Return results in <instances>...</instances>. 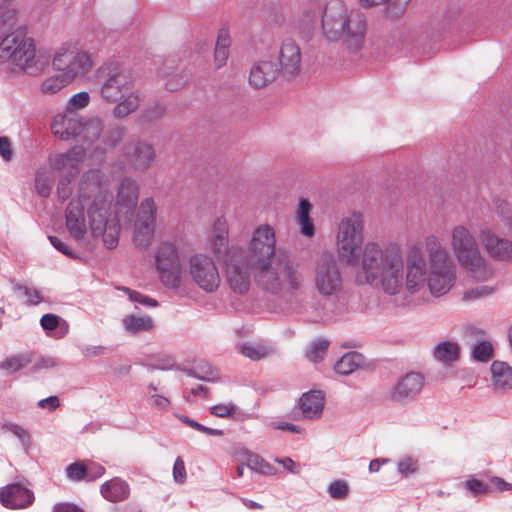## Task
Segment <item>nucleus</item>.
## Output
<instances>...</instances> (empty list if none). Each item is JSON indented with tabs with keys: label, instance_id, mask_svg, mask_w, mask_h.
<instances>
[{
	"label": "nucleus",
	"instance_id": "2eb2a0df",
	"mask_svg": "<svg viewBox=\"0 0 512 512\" xmlns=\"http://www.w3.org/2000/svg\"><path fill=\"white\" fill-rule=\"evenodd\" d=\"M123 153L127 163L137 172L147 171L156 158L154 147L141 140L127 143Z\"/></svg>",
	"mask_w": 512,
	"mask_h": 512
},
{
	"label": "nucleus",
	"instance_id": "0eeeda50",
	"mask_svg": "<svg viewBox=\"0 0 512 512\" xmlns=\"http://www.w3.org/2000/svg\"><path fill=\"white\" fill-rule=\"evenodd\" d=\"M0 59L10 61L31 75L39 73L46 65V61L36 55L34 40L24 29H16L1 40Z\"/></svg>",
	"mask_w": 512,
	"mask_h": 512
},
{
	"label": "nucleus",
	"instance_id": "20e7f679",
	"mask_svg": "<svg viewBox=\"0 0 512 512\" xmlns=\"http://www.w3.org/2000/svg\"><path fill=\"white\" fill-rule=\"evenodd\" d=\"M275 229L269 224L258 225L248 242V261L257 284L278 294L293 292L302 287L304 278L297 262L277 254Z\"/></svg>",
	"mask_w": 512,
	"mask_h": 512
},
{
	"label": "nucleus",
	"instance_id": "aec40b11",
	"mask_svg": "<svg viewBox=\"0 0 512 512\" xmlns=\"http://www.w3.org/2000/svg\"><path fill=\"white\" fill-rule=\"evenodd\" d=\"M139 197V187L135 180L124 178L117 191L116 207L120 212L122 209L132 210Z\"/></svg>",
	"mask_w": 512,
	"mask_h": 512
},
{
	"label": "nucleus",
	"instance_id": "a878e982",
	"mask_svg": "<svg viewBox=\"0 0 512 512\" xmlns=\"http://www.w3.org/2000/svg\"><path fill=\"white\" fill-rule=\"evenodd\" d=\"M491 373L495 389L512 388V367L508 364L494 361L491 365Z\"/></svg>",
	"mask_w": 512,
	"mask_h": 512
},
{
	"label": "nucleus",
	"instance_id": "72a5a7b5",
	"mask_svg": "<svg viewBox=\"0 0 512 512\" xmlns=\"http://www.w3.org/2000/svg\"><path fill=\"white\" fill-rule=\"evenodd\" d=\"M434 356L443 363L456 361L459 357L458 345L453 342H443L435 348Z\"/></svg>",
	"mask_w": 512,
	"mask_h": 512
},
{
	"label": "nucleus",
	"instance_id": "9d476101",
	"mask_svg": "<svg viewBox=\"0 0 512 512\" xmlns=\"http://www.w3.org/2000/svg\"><path fill=\"white\" fill-rule=\"evenodd\" d=\"M192 282L206 293H214L221 285V276L215 261L207 254L196 253L188 261Z\"/></svg>",
	"mask_w": 512,
	"mask_h": 512
},
{
	"label": "nucleus",
	"instance_id": "37998d69",
	"mask_svg": "<svg viewBox=\"0 0 512 512\" xmlns=\"http://www.w3.org/2000/svg\"><path fill=\"white\" fill-rule=\"evenodd\" d=\"M492 353H493V348H492V345L490 342L488 341H483V342H480L479 344H477L474 349H473V357L478 360V361H482V362H486L488 360H490V358L492 357Z\"/></svg>",
	"mask_w": 512,
	"mask_h": 512
},
{
	"label": "nucleus",
	"instance_id": "338daca9",
	"mask_svg": "<svg viewBox=\"0 0 512 512\" xmlns=\"http://www.w3.org/2000/svg\"><path fill=\"white\" fill-rule=\"evenodd\" d=\"M54 512H84L78 507L71 504H58L54 508Z\"/></svg>",
	"mask_w": 512,
	"mask_h": 512
},
{
	"label": "nucleus",
	"instance_id": "a18cd8bd",
	"mask_svg": "<svg viewBox=\"0 0 512 512\" xmlns=\"http://www.w3.org/2000/svg\"><path fill=\"white\" fill-rule=\"evenodd\" d=\"M329 346L328 341L321 340L315 343L307 352V358L312 362H318L323 359L327 348Z\"/></svg>",
	"mask_w": 512,
	"mask_h": 512
},
{
	"label": "nucleus",
	"instance_id": "13d9d810",
	"mask_svg": "<svg viewBox=\"0 0 512 512\" xmlns=\"http://www.w3.org/2000/svg\"><path fill=\"white\" fill-rule=\"evenodd\" d=\"M40 323L44 330H54L59 325V317L54 314H45L41 317Z\"/></svg>",
	"mask_w": 512,
	"mask_h": 512
},
{
	"label": "nucleus",
	"instance_id": "f3484780",
	"mask_svg": "<svg viewBox=\"0 0 512 512\" xmlns=\"http://www.w3.org/2000/svg\"><path fill=\"white\" fill-rule=\"evenodd\" d=\"M279 72L290 78L299 74L301 69V51L293 40H285L279 53Z\"/></svg>",
	"mask_w": 512,
	"mask_h": 512
},
{
	"label": "nucleus",
	"instance_id": "ddd939ff",
	"mask_svg": "<svg viewBox=\"0 0 512 512\" xmlns=\"http://www.w3.org/2000/svg\"><path fill=\"white\" fill-rule=\"evenodd\" d=\"M425 384L422 374L411 372L400 377L391 387L387 399L395 404L405 405L414 400Z\"/></svg>",
	"mask_w": 512,
	"mask_h": 512
},
{
	"label": "nucleus",
	"instance_id": "09e8293b",
	"mask_svg": "<svg viewBox=\"0 0 512 512\" xmlns=\"http://www.w3.org/2000/svg\"><path fill=\"white\" fill-rule=\"evenodd\" d=\"M417 470H418L417 461L410 457H405L398 462V471L404 477H409L410 475L416 473Z\"/></svg>",
	"mask_w": 512,
	"mask_h": 512
},
{
	"label": "nucleus",
	"instance_id": "e433bc0d",
	"mask_svg": "<svg viewBox=\"0 0 512 512\" xmlns=\"http://www.w3.org/2000/svg\"><path fill=\"white\" fill-rule=\"evenodd\" d=\"M31 362L28 355H14L6 358L1 364L0 369L7 373H14L24 368Z\"/></svg>",
	"mask_w": 512,
	"mask_h": 512
},
{
	"label": "nucleus",
	"instance_id": "f8f14e48",
	"mask_svg": "<svg viewBox=\"0 0 512 512\" xmlns=\"http://www.w3.org/2000/svg\"><path fill=\"white\" fill-rule=\"evenodd\" d=\"M226 277L230 287L237 293H245L250 286L248 266L241 257V251L231 248L225 261Z\"/></svg>",
	"mask_w": 512,
	"mask_h": 512
},
{
	"label": "nucleus",
	"instance_id": "0e129e2a",
	"mask_svg": "<svg viewBox=\"0 0 512 512\" xmlns=\"http://www.w3.org/2000/svg\"><path fill=\"white\" fill-rule=\"evenodd\" d=\"M278 462L289 472L293 474L300 473V466L296 464L291 458L286 457L283 459L278 460Z\"/></svg>",
	"mask_w": 512,
	"mask_h": 512
},
{
	"label": "nucleus",
	"instance_id": "052dcab7",
	"mask_svg": "<svg viewBox=\"0 0 512 512\" xmlns=\"http://www.w3.org/2000/svg\"><path fill=\"white\" fill-rule=\"evenodd\" d=\"M150 404L160 410H167L170 406V401L164 396L153 395L150 398Z\"/></svg>",
	"mask_w": 512,
	"mask_h": 512
},
{
	"label": "nucleus",
	"instance_id": "4d7b16f0",
	"mask_svg": "<svg viewBox=\"0 0 512 512\" xmlns=\"http://www.w3.org/2000/svg\"><path fill=\"white\" fill-rule=\"evenodd\" d=\"M18 289L25 296L27 304L36 305L41 302V296L37 290L25 286H20Z\"/></svg>",
	"mask_w": 512,
	"mask_h": 512
},
{
	"label": "nucleus",
	"instance_id": "393cba45",
	"mask_svg": "<svg viewBox=\"0 0 512 512\" xmlns=\"http://www.w3.org/2000/svg\"><path fill=\"white\" fill-rule=\"evenodd\" d=\"M85 151L82 147H74L64 154H57L50 158V164L54 169L61 170L75 168L76 164L83 160Z\"/></svg>",
	"mask_w": 512,
	"mask_h": 512
},
{
	"label": "nucleus",
	"instance_id": "1a4fd4ad",
	"mask_svg": "<svg viewBox=\"0 0 512 512\" xmlns=\"http://www.w3.org/2000/svg\"><path fill=\"white\" fill-rule=\"evenodd\" d=\"M53 68L73 82L87 76L95 62L93 55L77 46L76 43H63L55 52L52 59Z\"/></svg>",
	"mask_w": 512,
	"mask_h": 512
},
{
	"label": "nucleus",
	"instance_id": "3c124183",
	"mask_svg": "<svg viewBox=\"0 0 512 512\" xmlns=\"http://www.w3.org/2000/svg\"><path fill=\"white\" fill-rule=\"evenodd\" d=\"M67 476L72 480H83L87 475L86 466L82 463L70 464L66 469Z\"/></svg>",
	"mask_w": 512,
	"mask_h": 512
},
{
	"label": "nucleus",
	"instance_id": "bb28decb",
	"mask_svg": "<svg viewBox=\"0 0 512 512\" xmlns=\"http://www.w3.org/2000/svg\"><path fill=\"white\" fill-rule=\"evenodd\" d=\"M238 349L243 356L254 361L261 360L272 352L271 346L264 342H246L239 345Z\"/></svg>",
	"mask_w": 512,
	"mask_h": 512
},
{
	"label": "nucleus",
	"instance_id": "7ed1b4c3",
	"mask_svg": "<svg viewBox=\"0 0 512 512\" xmlns=\"http://www.w3.org/2000/svg\"><path fill=\"white\" fill-rule=\"evenodd\" d=\"M423 247L418 243L408 245L403 268V285L409 294L426 288L434 297L446 295L455 285L457 268L441 239L430 234L424 238Z\"/></svg>",
	"mask_w": 512,
	"mask_h": 512
},
{
	"label": "nucleus",
	"instance_id": "a211bd4d",
	"mask_svg": "<svg viewBox=\"0 0 512 512\" xmlns=\"http://www.w3.org/2000/svg\"><path fill=\"white\" fill-rule=\"evenodd\" d=\"M34 494L20 484H10L0 490V502L9 509H22L31 505Z\"/></svg>",
	"mask_w": 512,
	"mask_h": 512
},
{
	"label": "nucleus",
	"instance_id": "2f4dec72",
	"mask_svg": "<svg viewBox=\"0 0 512 512\" xmlns=\"http://www.w3.org/2000/svg\"><path fill=\"white\" fill-rule=\"evenodd\" d=\"M121 101L114 108V116L117 118H124L129 114L133 113L137 110L140 104V99L138 94L129 92L125 97L120 99Z\"/></svg>",
	"mask_w": 512,
	"mask_h": 512
},
{
	"label": "nucleus",
	"instance_id": "a19ab883",
	"mask_svg": "<svg viewBox=\"0 0 512 512\" xmlns=\"http://www.w3.org/2000/svg\"><path fill=\"white\" fill-rule=\"evenodd\" d=\"M81 135L84 140L93 141L98 139L102 133V125L99 121L91 120L86 123L82 121L80 128Z\"/></svg>",
	"mask_w": 512,
	"mask_h": 512
},
{
	"label": "nucleus",
	"instance_id": "4468645a",
	"mask_svg": "<svg viewBox=\"0 0 512 512\" xmlns=\"http://www.w3.org/2000/svg\"><path fill=\"white\" fill-rule=\"evenodd\" d=\"M134 87V78L127 70H115L101 88V96L110 103L125 97Z\"/></svg>",
	"mask_w": 512,
	"mask_h": 512
},
{
	"label": "nucleus",
	"instance_id": "6e6d98bb",
	"mask_svg": "<svg viewBox=\"0 0 512 512\" xmlns=\"http://www.w3.org/2000/svg\"><path fill=\"white\" fill-rule=\"evenodd\" d=\"M48 239H49L50 243L52 244V246L59 252L63 253L64 255H66L70 258L76 257L73 250H71L60 238H58L56 236H49Z\"/></svg>",
	"mask_w": 512,
	"mask_h": 512
},
{
	"label": "nucleus",
	"instance_id": "bf43d9fd",
	"mask_svg": "<svg viewBox=\"0 0 512 512\" xmlns=\"http://www.w3.org/2000/svg\"><path fill=\"white\" fill-rule=\"evenodd\" d=\"M227 243V231L222 229L219 234L214 237L213 240V251L215 254H219L223 247Z\"/></svg>",
	"mask_w": 512,
	"mask_h": 512
},
{
	"label": "nucleus",
	"instance_id": "69168bd1",
	"mask_svg": "<svg viewBox=\"0 0 512 512\" xmlns=\"http://www.w3.org/2000/svg\"><path fill=\"white\" fill-rule=\"evenodd\" d=\"M38 405L41 408H49L50 410H54L60 405V402L58 397L50 396L48 398L40 400L38 402Z\"/></svg>",
	"mask_w": 512,
	"mask_h": 512
},
{
	"label": "nucleus",
	"instance_id": "dca6fc26",
	"mask_svg": "<svg viewBox=\"0 0 512 512\" xmlns=\"http://www.w3.org/2000/svg\"><path fill=\"white\" fill-rule=\"evenodd\" d=\"M487 254L497 261L512 262V240L501 237L494 231L486 230L481 234Z\"/></svg>",
	"mask_w": 512,
	"mask_h": 512
},
{
	"label": "nucleus",
	"instance_id": "603ef678",
	"mask_svg": "<svg viewBox=\"0 0 512 512\" xmlns=\"http://www.w3.org/2000/svg\"><path fill=\"white\" fill-rule=\"evenodd\" d=\"M57 197L60 201H65L72 193L71 178L63 177L57 185Z\"/></svg>",
	"mask_w": 512,
	"mask_h": 512
},
{
	"label": "nucleus",
	"instance_id": "58836bf2",
	"mask_svg": "<svg viewBox=\"0 0 512 512\" xmlns=\"http://www.w3.org/2000/svg\"><path fill=\"white\" fill-rule=\"evenodd\" d=\"M246 464L250 469L261 474L270 475L275 472L274 467L257 454L249 453Z\"/></svg>",
	"mask_w": 512,
	"mask_h": 512
},
{
	"label": "nucleus",
	"instance_id": "8fccbe9b",
	"mask_svg": "<svg viewBox=\"0 0 512 512\" xmlns=\"http://www.w3.org/2000/svg\"><path fill=\"white\" fill-rule=\"evenodd\" d=\"M90 96L87 92H79L73 95L69 101L68 110H79L88 106Z\"/></svg>",
	"mask_w": 512,
	"mask_h": 512
},
{
	"label": "nucleus",
	"instance_id": "39448f33",
	"mask_svg": "<svg viewBox=\"0 0 512 512\" xmlns=\"http://www.w3.org/2000/svg\"><path fill=\"white\" fill-rule=\"evenodd\" d=\"M321 24L324 36L330 41L345 37L348 41H360L366 33L363 15L342 0L329 1L323 10Z\"/></svg>",
	"mask_w": 512,
	"mask_h": 512
},
{
	"label": "nucleus",
	"instance_id": "f257e3e1",
	"mask_svg": "<svg viewBox=\"0 0 512 512\" xmlns=\"http://www.w3.org/2000/svg\"><path fill=\"white\" fill-rule=\"evenodd\" d=\"M363 220L354 214L343 219L338 226L337 253L341 262L355 266V279L369 284L389 295L398 294L403 285L404 255L395 242L380 245L367 242L363 248Z\"/></svg>",
	"mask_w": 512,
	"mask_h": 512
},
{
	"label": "nucleus",
	"instance_id": "c03bdc74",
	"mask_svg": "<svg viewBox=\"0 0 512 512\" xmlns=\"http://www.w3.org/2000/svg\"><path fill=\"white\" fill-rule=\"evenodd\" d=\"M463 487L474 496L486 494L489 492L488 485L476 478H471L463 482Z\"/></svg>",
	"mask_w": 512,
	"mask_h": 512
},
{
	"label": "nucleus",
	"instance_id": "4c0bfd02",
	"mask_svg": "<svg viewBox=\"0 0 512 512\" xmlns=\"http://www.w3.org/2000/svg\"><path fill=\"white\" fill-rule=\"evenodd\" d=\"M118 233H119V226H118V219L116 217H111V214L109 215V223L107 224L104 232H103V241L107 248L113 249L116 247L118 243Z\"/></svg>",
	"mask_w": 512,
	"mask_h": 512
},
{
	"label": "nucleus",
	"instance_id": "e2e57ef3",
	"mask_svg": "<svg viewBox=\"0 0 512 512\" xmlns=\"http://www.w3.org/2000/svg\"><path fill=\"white\" fill-rule=\"evenodd\" d=\"M490 482L491 484L494 486V488L497 490V491H500V492H503V491H507V490H511L512 489V486L510 483L506 482L503 478H500V477H492L490 479Z\"/></svg>",
	"mask_w": 512,
	"mask_h": 512
},
{
	"label": "nucleus",
	"instance_id": "680f3d73",
	"mask_svg": "<svg viewBox=\"0 0 512 512\" xmlns=\"http://www.w3.org/2000/svg\"><path fill=\"white\" fill-rule=\"evenodd\" d=\"M0 155L5 160H10L12 158L11 144L7 137H0Z\"/></svg>",
	"mask_w": 512,
	"mask_h": 512
},
{
	"label": "nucleus",
	"instance_id": "473e14b6",
	"mask_svg": "<svg viewBox=\"0 0 512 512\" xmlns=\"http://www.w3.org/2000/svg\"><path fill=\"white\" fill-rule=\"evenodd\" d=\"M125 329L130 333H139L149 331L153 328L154 323L150 317L128 315L123 319Z\"/></svg>",
	"mask_w": 512,
	"mask_h": 512
},
{
	"label": "nucleus",
	"instance_id": "de8ad7c7",
	"mask_svg": "<svg viewBox=\"0 0 512 512\" xmlns=\"http://www.w3.org/2000/svg\"><path fill=\"white\" fill-rule=\"evenodd\" d=\"M236 411V406L233 403L216 404L210 408V413L219 418H227L232 416Z\"/></svg>",
	"mask_w": 512,
	"mask_h": 512
},
{
	"label": "nucleus",
	"instance_id": "f704fd0d",
	"mask_svg": "<svg viewBox=\"0 0 512 512\" xmlns=\"http://www.w3.org/2000/svg\"><path fill=\"white\" fill-rule=\"evenodd\" d=\"M157 206L153 198H145L138 209L135 222H146L155 224Z\"/></svg>",
	"mask_w": 512,
	"mask_h": 512
},
{
	"label": "nucleus",
	"instance_id": "6e6552de",
	"mask_svg": "<svg viewBox=\"0 0 512 512\" xmlns=\"http://www.w3.org/2000/svg\"><path fill=\"white\" fill-rule=\"evenodd\" d=\"M154 260L158 278L165 287L178 290L184 286L187 274L176 242L162 241L156 248Z\"/></svg>",
	"mask_w": 512,
	"mask_h": 512
},
{
	"label": "nucleus",
	"instance_id": "4be33fe9",
	"mask_svg": "<svg viewBox=\"0 0 512 512\" xmlns=\"http://www.w3.org/2000/svg\"><path fill=\"white\" fill-rule=\"evenodd\" d=\"M299 406L305 418H317L324 408V395L320 391L305 393L299 400Z\"/></svg>",
	"mask_w": 512,
	"mask_h": 512
},
{
	"label": "nucleus",
	"instance_id": "412c9836",
	"mask_svg": "<svg viewBox=\"0 0 512 512\" xmlns=\"http://www.w3.org/2000/svg\"><path fill=\"white\" fill-rule=\"evenodd\" d=\"M277 72L278 70L272 61H259L251 68L249 83L255 88H263L275 79Z\"/></svg>",
	"mask_w": 512,
	"mask_h": 512
},
{
	"label": "nucleus",
	"instance_id": "ea45409f",
	"mask_svg": "<svg viewBox=\"0 0 512 512\" xmlns=\"http://www.w3.org/2000/svg\"><path fill=\"white\" fill-rule=\"evenodd\" d=\"M53 178L46 172L39 170L35 179V188L39 195L47 197L50 194Z\"/></svg>",
	"mask_w": 512,
	"mask_h": 512
},
{
	"label": "nucleus",
	"instance_id": "5701e85b",
	"mask_svg": "<svg viewBox=\"0 0 512 512\" xmlns=\"http://www.w3.org/2000/svg\"><path fill=\"white\" fill-rule=\"evenodd\" d=\"M100 491L106 500L110 502H120L128 498L130 487L126 481L115 477L103 483Z\"/></svg>",
	"mask_w": 512,
	"mask_h": 512
},
{
	"label": "nucleus",
	"instance_id": "6ab92c4d",
	"mask_svg": "<svg viewBox=\"0 0 512 512\" xmlns=\"http://www.w3.org/2000/svg\"><path fill=\"white\" fill-rule=\"evenodd\" d=\"M82 119L73 111L57 114L51 124L52 132L60 139H69L81 135Z\"/></svg>",
	"mask_w": 512,
	"mask_h": 512
},
{
	"label": "nucleus",
	"instance_id": "cd10ccee",
	"mask_svg": "<svg viewBox=\"0 0 512 512\" xmlns=\"http://www.w3.org/2000/svg\"><path fill=\"white\" fill-rule=\"evenodd\" d=\"M311 210L312 205L310 202L306 199H302L297 211V222L301 227V233L307 237H312L314 235V224L310 218Z\"/></svg>",
	"mask_w": 512,
	"mask_h": 512
},
{
	"label": "nucleus",
	"instance_id": "c9c22d12",
	"mask_svg": "<svg viewBox=\"0 0 512 512\" xmlns=\"http://www.w3.org/2000/svg\"><path fill=\"white\" fill-rule=\"evenodd\" d=\"M72 83L63 73L53 75L45 79L41 84V91L44 94H55L61 89Z\"/></svg>",
	"mask_w": 512,
	"mask_h": 512
},
{
	"label": "nucleus",
	"instance_id": "79ce46f5",
	"mask_svg": "<svg viewBox=\"0 0 512 512\" xmlns=\"http://www.w3.org/2000/svg\"><path fill=\"white\" fill-rule=\"evenodd\" d=\"M328 492L333 499H344L349 492L348 483L344 480H335L329 485Z\"/></svg>",
	"mask_w": 512,
	"mask_h": 512
},
{
	"label": "nucleus",
	"instance_id": "774afa93",
	"mask_svg": "<svg viewBox=\"0 0 512 512\" xmlns=\"http://www.w3.org/2000/svg\"><path fill=\"white\" fill-rule=\"evenodd\" d=\"M3 18H4L5 22H8V25L10 27L14 26L16 23V19H17L16 10L9 9V10L5 11V13L3 14Z\"/></svg>",
	"mask_w": 512,
	"mask_h": 512
},
{
	"label": "nucleus",
	"instance_id": "5fc2aeb1",
	"mask_svg": "<svg viewBox=\"0 0 512 512\" xmlns=\"http://www.w3.org/2000/svg\"><path fill=\"white\" fill-rule=\"evenodd\" d=\"M196 374L200 379L213 381L216 379V371L207 363L196 366Z\"/></svg>",
	"mask_w": 512,
	"mask_h": 512
},
{
	"label": "nucleus",
	"instance_id": "49530a36",
	"mask_svg": "<svg viewBox=\"0 0 512 512\" xmlns=\"http://www.w3.org/2000/svg\"><path fill=\"white\" fill-rule=\"evenodd\" d=\"M120 289L122 291H124L128 295L129 299L132 302H138L140 304H143V305H146V306H150V307L158 306L157 300H155L153 298H150L148 296L142 295L141 293H139L137 291H134V290H131L130 288H127V287H122Z\"/></svg>",
	"mask_w": 512,
	"mask_h": 512
},
{
	"label": "nucleus",
	"instance_id": "f03ea898",
	"mask_svg": "<svg viewBox=\"0 0 512 512\" xmlns=\"http://www.w3.org/2000/svg\"><path fill=\"white\" fill-rule=\"evenodd\" d=\"M112 201L107 176L99 169L85 172L76 196L65 209V228L78 245H90L103 234Z\"/></svg>",
	"mask_w": 512,
	"mask_h": 512
},
{
	"label": "nucleus",
	"instance_id": "7c9ffc66",
	"mask_svg": "<svg viewBox=\"0 0 512 512\" xmlns=\"http://www.w3.org/2000/svg\"><path fill=\"white\" fill-rule=\"evenodd\" d=\"M363 357L357 352H348L335 364V371L341 375L353 373L361 365Z\"/></svg>",
	"mask_w": 512,
	"mask_h": 512
},
{
	"label": "nucleus",
	"instance_id": "9b49d317",
	"mask_svg": "<svg viewBox=\"0 0 512 512\" xmlns=\"http://www.w3.org/2000/svg\"><path fill=\"white\" fill-rule=\"evenodd\" d=\"M315 288L323 296H332L342 289V275L336 259L332 255H323L316 266Z\"/></svg>",
	"mask_w": 512,
	"mask_h": 512
},
{
	"label": "nucleus",
	"instance_id": "c85d7f7f",
	"mask_svg": "<svg viewBox=\"0 0 512 512\" xmlns=\"http://www.w3.org/2000/svg\"><path fill=\"white\" fill-rule=\"evenodd\" d=\"M155 224L146 222H135L134 243L140 249H146L152 243Z\"/></svg>",
	"mask_w": 512,
	"mask_h": 512
},
{
	"label": "nucleus",
	"instance_id": "b1692460",
	"mask_svg": "<svg viewBox=\"0 0 512 512\" xmlns=\"http://www.w3.org/2000/svg\"><path fill=\"white\" fill-rule=\"evenodd\" d=\"M230 46V32L227 27H221L218 30L214 48V65L217 69L226 65L230 54Z\"/></svg>",
	"mask_w": 512,
	"mask_h": 512
},
{
	"label": "nucleus",
	"instance_id": "864d4df0",
	"mask_svg": "<svg viewBox=\"0 0 512 512\" xmlns=\"http://www.w3.org/2000/svg\"><path fill=\"white\" fill-rule=\"evenodd\" d=\"M185 463L181 457H177L173 466V478L175 482L183 484L186 481Z\"/></svg>",
	"mask_w": 512,
	"mask_h": 512
},
{
	"label": "nucleus",
	"instance_id": "c756f323",
	"mask_svg": "<svg viewBox=\"0 0 512 512\" xmlns=\"http://www.w3.org/2000/svg\"><path fill=\"white\" fill-rule=\"evenodd\" d=\"M495 288L490 285H476L467 287L461 294V301L465 304H472L492 295Z\"/></svg>",
	"mask_w": 512,
	"mask_h": 512
},
{
	"label": "nucleus",
	"instance_id": "423d86ee",
	"mask_svg": "<svg viewBox=\"0 0 512 512\" xmlns=\"http://www.w3.org/2000/svg\"><path fill=\"white\" fill-rule=\"evenodd\" d=\"M451 249L459 265L473 278L487 281L493 276V269L482 255L474 234L464 225H457L451 231Z\"/></svg>",
	"mask_w": 512,
	"mask_h": 512
}]
</instances>
